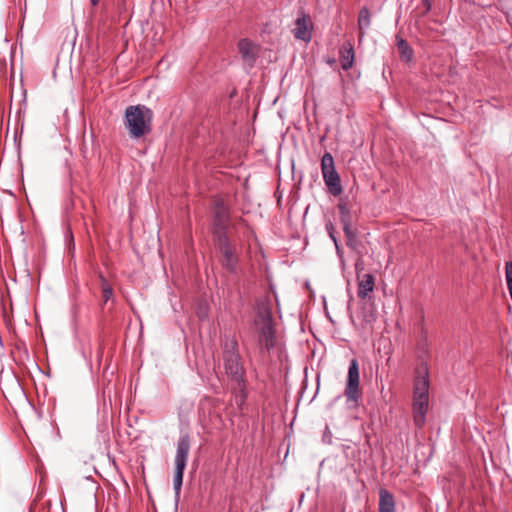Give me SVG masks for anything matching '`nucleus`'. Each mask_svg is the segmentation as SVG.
Masks as SVG:
<instances>
[{"label": "nucleus", "instance_id": "1", "mask_svg": "<svg viewBox=\"0 0 512 512\" xmlns=\"http://www.w3.org/2000/svg\"><path fill=\"white\" fill-rule=\"evenodd\" d=\"M429 387L428 366L423 362L416 370L413 387V421L418 428H422L426 423V415L429 407Z\"/></svg>", "mask_w": 512, "mask_h": 512}, {"label": "nucleus", "instance_id": "2", "mask_svg": "<svg viewBox=\"0 0 512 512\" xmlns=\"http://www.w3.org/2000/svg\"><path fill=\"white\" fill-rule=\"evenodd\" d=\"M153 113L143 105L129 106L125 110V126L131 138L138 139L151 131Z\"/></svg>", "mask_w": 512, "mask_h": 512}, {"label": "nucleus", "instance_id": "3", "mask_svg": "<svg viewBox=\"0 0 512 512\" xmlns=\"http://www.w3.org/2000/svg\"><path fill=\"white\" fill-rule=\"evenodd\" d=\"M191 441L188 434H183L177 441L176 454L174 458L175 472L173 478V489L176 502L179 500L181 487L183 484V475L187 465L190 452Z\"/></svg>", "mask_w": 512, "mask_h": 512}, {"label": "nucleus", "instance_id": "4", "mask_svg": "<svg viewBox=\"0 0 512 512\" xmlns=\"http://www.w3.org/2000/svg\"><path fill=\"white\" fill-rule=\"evenodd\" d=\"M255 325L258 327V345L260 350L270 351L275 345V330L272 315L269 310H260L257 313Z\"/></svg>", "mask_w": 512, "mask_h": 512}, {"label": "nucleus", "instance_id": "5", "mask_svg": "<svg viewBox=\"0 0 512 512\" xmlns=\"http://www.w3.org/2000/svg\"><path fill=\"white\" fill-rule=\"evenodd\" d=\"M321 172L323 181L333 196H339L343 192L341 179L335 169L334 158L331 153L326 152L321 159Z\"/></svg>", "mask_w": 512, "mask_h": 512}, {"label": "nucleus", "instance_id": "6", "mask_svg": "<svg viewBox=\"0 0 512 512\" xmlns=\"http://www.w3.org/2000/svg\"><path fill=\"white\" fill-rule=\"evenodd\" d=\"M344 395L349 407L359 406L360 392V373L358 361L354 358L350 361Z\"/></svg>", "mask_w": 512, "mask_h": 512}, {"label": "nucleus", "instance_id": "7", "mask_svg": "<svg viewBox=\"0 0 512 512\" xmlns=\"http://www.w3.org/2000/svg\"><path fill=\"white\" fill-rule=\"evenodd\" d=\"M217 249L222 255L221 263L229 272H235L237 269L236 249L230 242L228 236L214 238Z\"/></svg>", "mask_w": 512, "mask_h": 512}, {"label": "nucleus", "instance_id": "8", "mask_svg": "<svg viewBox=\"0 0 512 512\" xmlns=\"http://www.w3.org/2000/svg\"><path fill=\"white\" fill-rule=\"evenodd\" d=\"M214 238L227 236V228L230 221L228 206L223 200H216L214 203Z\"/></svg>", "mask_w": 512, "mask_h": 512}, {"label": "nucleus", "instance_id": "9", "mask_svg": "<svg viewBox=\"0 0 512 512\" xmlns=\"http://www.w3.org/2000/svg\"><path fill=\"white\" fill-rule=\"evenodd\" d=\"M226 374L239 386H244V367L240 355L223 358Z\"/></svg>", "mask_w": 512, "mask_h": 512}, {"label": "nucleus", "instance_id": "10", "mask_svg": "<svg viewBox=\"0 0 512 512\" xmlns=\"http://www.w3.org/2000/svg\"><path fill=\"white\" fill-rule=\"evenodd\" d=\"M238 49L243 61L252 67L259 55V46L248 39H242L238 43Z\"/></svg>", "mask_w": 512, "mask_h": 512}, {"label": "nucleus", "instance_id": "11", "mask_svg": "<svg viewBox=\"0 0 512 512\" xmlns=\"http://www.w3.org/2000/svg\"><path fill=\"white\" fill-rule=\"evenodd\" d=\"M357 278H358L357 296L360 299H365L374 290L375 278L370 273H366L362 277L358 276Z\"/></svg>", "mask_w": 512, "mask_h": 512}, {"label": "nucleus", "instance_id": "12", "mask_svg": "<svg viewBox=\"0 0 512 512\" xmlns=\"http://www.w3.org/2000/svg\"><path fill=\"white\" fill-rule=\"evenodd\" d=\"M341 68L345 71L350 69L354 63V47L349 41L344 42L339 51Z\"/></svg>", "mask_w": 512, "mask_h": 512}, {"label": "nucleus", "instance_id": "13", "mask_svg": "<svg viewBox=\"0 0 512 512\" xmlns=\"http://www.w3.org/2000/svg\"><path fill=\"white\" fill-rule=\"evenodd\" d=\"M378 512H395V499L387 489H380Z\"/></svg>", "mask_w": 512, "mask_h": 512}, {"label": "nucleus", "instance_id": "14", "mask_svg": "<svg viewBox=\"0 0 512 512\" xmlns=\"http://www.w3.org/2000/svg\"><path fill=\"white\" fill-rule=\"evenodd\" d=\"M222 346L223 358L230 357V355H240L238 352V342L235 337L225 335L222 341Z\"/></svg>", "mask_w": 512, "mask_h": 512}, {"label": "nucleus", "instance_id": "15", "mask_svg": "<svg viewBox=\"0 0 512 512\" xmlns=\"http://www.w3.org/2000/svg\"><path fill=\"white\" fill-rule=\"evenodd\" d=\"M397 48L400 58L404 62H410L413 58V50L409 44L402 38L397 36Z\"/></svg>", "mask_w": 512, "mask_h": 512}, {"label": "nucleus", "instance_id": "16", "mask_svg": "<svg viewBox=\"0 0 512 512\" xmlns=\"http://www.w3.org/2000/svg\"><path fill=\"white\" fill-rule=\"evenodd\" d=\"M370 22H371V14H370V11L368 10V8L366 7H363L360 12H359V17H358V26H359V29L362 31V30H365V29H368L369 26H370Z\"/></svg>", "mask_w": 512, "mask_h": 512}, {"label": "nucleus", "instance_id": "17", "mask_svg": "<svg viewBox=\"0 0 512 512\" xmlns=\"http://www.w3.org/2000/svg\"><path fill=\"white\" fill-rule=\"evenodd\" d=\"M338 209L342 225H352V215L347 205L345 203H339Z\"/></svg>", "mask_w": 512, "mask_h": 512}, {"label": "nucleus", "instance_id": "18", "mask_svg": "<svg viewBox=\"0 0 512 512\" xmlns=\"http://www.w3.org/2000/svg\"><path fill=\"white\" fill-rule=\"evenodd\" d=\"M311 29V21L308 16L303 15L296 20L295 32H309Z\"/></svg>", "mask_w": 512, "mask_h": 512}, {"label": "nucleus", "instance_id": "19", "mask_svg": "<svg viewBox=\"0 0 512 512\" xmlns=\"http://www.w3.org/2000/svg\"><path fill=\"white\" fill-rule=\"evenodd\" d=\"M113 295V290L110 287V285L107 283L105 279H103V285H102V296L104 298V301L107 302Z\"/></svg>", "mask_w": 512, "mask_h": 512}, {"label": "nucleus", "instance_id": "20", "mask_svg": "<svg viewBox=\"0 0 512 512\" xmlns=\"http://www.w3.org/2000/svg\"><path fill=\"white\" fill-rule=\"evenodd\" d=\"M343 231L347 238V244L351 245V242L356 238V233L351 229L352 225H342Z\"/></svg>", "mask_w": 512, "mask_h": 512}, {"label": "nucleus", "instance_id": "21", "mask_svg": "<svg viewBox=\"0 0 512 512\" xmlns=\"http://www.w3.org/2000/svg\"><path fill=\"white\" fill-rule=\"evenodd\" d=\"M326 230H327V232H328V234H329V237H330V238H331V240L333 241V243H334V244H337V241H338V240H337V238H336V236H335V234H334V227H333V224H332L331 222H328V223L326 224Z\"/></svg>", "mask_w": 512, "mask_h": 512}, {"label": "nucleus", "instance_id": "22", "mask_svg": "<svg viewBox=\"0 0 512 512\" xmlns=\"http://www.w3.org/2000/svg\"><path fill=\"white\" fill-rule=\"evenodd\" d=\"M296 38L304 41V42H310L312 39V34H295Z\"/></svg>", "mask_w": 512, "mask_h": 512}, {"label": "nucleus", "instance_id": "23", "mask_svg": "<svg viewBox=\"0 0 512 512\" xmlns=\"http://www.w3.org/2000/svg\"><path fill=\"white\" fill-rule=\"evenodd\" d=\"M335 248H336V253H337L338 257L340 258L341 263L344 265L343 251L338 242H337V244H335Z\"/></svg>", "mask_w": 512, "mask_h": 512}, {"label": "nucleus", "instance_id": "24", "mask_svg": "<svg viewBox=\"0 0 512 512\" xmlns=\"http://www.w3.org/2000/svg\"><path fill=\"white\" fill-rule=\"evenodd\" d=\"M421 3L426 11H429L432 7L431 0H421Z\"/></svg>", "mask_w": 512, "mask_h": 512}, {"label": "nucleus", "instance_id": "25", "mask_svg": "<svg viewBox=\"0 0 512 512\" xmlns=\"http://www.w3.org/2000/svg\"><path fill=\"white\" fill-rule=\"evenodd\" d=\"M355 268H356L357 277H358V276H360V270H362V267H361V265H360V263H359V262H357V263L355 264Z\"/></svg>", "mask_w": 512, "mask_h": 512}, {"label": "nucleus", "instance_id": "26", "mask_svg": "<svg viewBox=\"0 0 512 512\" xmlns=\"http://www.w3.org/2000/svg\"><path fill=\"white\" fill-rule=\"evenodd\" d=\"M335 63H336V59H334V58H329V59L327 60V64H329L330 66L335 65Z\"/></svg>", "mask_w": 512, "mask_h": 512}, {"label": "nucleus", "instance_id": "27", "mask_svg": "<svg viewBox=\"0 0 512 512\" xmlns=\"http://www.w3.org/2000/svg\"><path fill=\"white\" fill-rule=\"evenodd\" d=\"M99 3V0H91V4L93 6H96Z\"/></svg>", "mask_w": 512, "mask_h": 512}, {"label": "nucleus", "instance_id": "28", "mask_svg": "<svg viewBox=\"0 0 512 512\" xmlns=\"http://www.w3.org/2000/svg\"><path fill=\"white\" fill-rule=\"evenodd\" d=\"M77 36H78V34L75 35V37H77ZM73 42L74 43L76 42V38L73 39Z\"/></svg>", "mask_w": 512, "mask_h": 512}]
</instances>
